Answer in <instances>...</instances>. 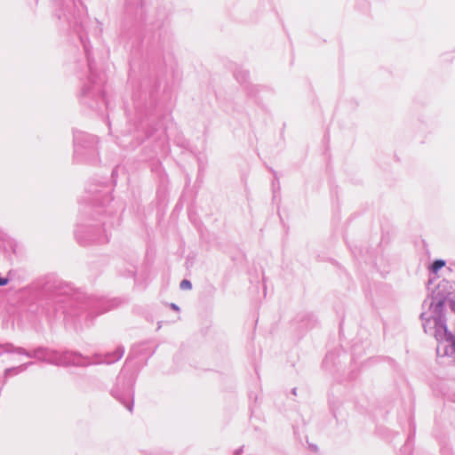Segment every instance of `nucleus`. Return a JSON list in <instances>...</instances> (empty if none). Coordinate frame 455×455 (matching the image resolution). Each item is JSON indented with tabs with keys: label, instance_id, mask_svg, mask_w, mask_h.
Returning <instances> with one entry per match:
<instances>
[{
	"label": "nucleus",
	"instance_id": "obj_1",
	"mask_svg": "<svg viewBox=\"0 0 455 455\" xmlns=\"http://www.w3.org/2000/svg\"><path fill=\"white\" fill-rule=\"evenodd\" d=\"M444 265H445L444 260L437 259V260L434 261V263L432 264L431 269L433 272L436 273L440 268L444 267Z\"/></svg>",
	"mask_w": 455,
	"mask_h": 455
},
{
	"label": "nucleus",
	"instance_id": "obj_2",
	"mask_svg": "<svg viewBox=\"0 0 455 455\" xmlns=\"http://www.w3.org/2000/svg\"><path fill=\"white\" fill-rule=\"evenodd\" d=\"M180 288L182 290H189L191 289V283L188 280H183L180 283Z\"/></svg>",
	"mask_w": 455,
	"mask_h": 455
},
{
	"label": "nucleus",
	"instance_id": "obj_3",
	"mask_svg": "<svg viewBox=\"0 0 455 455\" xmlns=\"http://www.w3.org/2000/svg\"><path fill=\"white\" fill-rule=\"evenodd\" d=\"M8 283L7 278H0V286L5 285Z\"/></svg>",
	"mask_w": 455,
	"mask_h": 455
},
{
	"label": "nucleus",
	"instance_id": "obj_4",
	"mask_svg": "<svg viewBox=\"0 0 455 455\" xmlns=\"http://www.w3.org/2000/svg\"><path fill=\"white\" fill-rule=\"evenodd\" d=\"M453 345L455 346V342L453 343Z\"/></svg>",
	"mask_w": 455,
	"mask_h": 455
}]
</instances>
